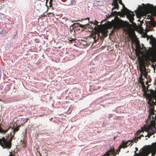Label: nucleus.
<instances>
[{
	"mask_svg": "<svg viewBox=\"0 0 156 156\" xmlns=\"http://www.w3.org/2000/svg\"><path fill=\"white\" fill-rule=\"evenodd\" d=\"M70 31L72 32L73 31V30H71Z\"/></svg>",
	"mask_w": 156,
	"mask_h": 156,
	"instance_id": "79ce46f5",
	"label": "nucleus"
},
{
	"mask_svg": "<svg viewBox=\"0 0 156 156\" xmlns=\"http://www.w3.org/2000/svg\"><path fill=\"white\" fill-rule=\"evenodd\" d=\"M135 149H136V151H135V152H136V151H138V149L137 147H136Z\"/></svg>",
	"mask_w": 156,
	"mask_h": 156,
	"instance_id": "72a5a7b5",
	"label": "nucleus"
},
{
	"mask_svg": "<svg viewBox=\"0 0 156 156\" xmlns=\"http://www.w3.org/2000/svg\"><path fill=\"white\" fill-rule=\"evenodd\" d=\"M154 104L155 102H154V103H150V104H148L150 107L149 109H151L152 108H153V109H154Z\"/></svg>",
	"mask_w": 156,
	"mask_h": 156,
	"instance_id": "6ab92c4d",
	"label": "nucleus"
},
{
	"mask_svg": "<svg viewBox=\"0 0 156 156\" xmlns=\"http://www.w3.org/2000/svg\"><path fill=\"white\" fill-rule=\"evenodd\" d=\"M112 5H114V7L112 8V10L115 9H119V5L117 2V0H114Z\"/></svg>",
	"mask_w": 156,
	"mask_h": 156,
	"instance_id": "ddd939ff",
	"label": "nucleus"
},
{
	"mask_svg": "<svg viewBox=\"0 0 156 156\" xmlns=\"http://www.w3.org/2000/svg\"><path fill=\"white\" fill-rule=\"evenodd\" d=\"M76 24H77V26L82 28H85L86 27V26H87V24L84 25H82L78 23H76Z\"/></svg>",
	"mask_w": 156,
	"mask_h": 156,
	"instance_id": "a211bd4d",
	"label": "nucleus"
},
{
	"mask_svg": "<svg viewBox=\"0 0 156 156\" xmlns=\"http://www.w3.org/2000/svg\"><path fill=\"white\" fill-rule=\"evenodd\" d=\"M99 23V22L96 21V20H95V23H94V25L95 26H97V27H98V24Z\"/></svg>",
	"mask_w": 156,
	"mask_h": 156,
	"instance_id": "a878e982",
	"label": "nucleus"
},
{
	"mask_svg": "<svg viewBox=\"0 0 156 156\" xmlns=\"http://www.w3.org/2000/svg\"><path fill=\"white\" fill-rule=\"evenodd\" d=\"M68 40L69 41H73L74 40L72 38H69V39H68Z\"/></svg>",
	"mask_w": 156,
	"mask_h": 156,
	"instance_id": "2f4dec72",
	"label": "nucleus"
},
{
	"mask_svg": "<svg viewBox=\"0 0 156 156\" xmlns=\"http://www.w3.org/2000/svg\"><path fill=\"white\" fill-rule=\"evenodd\" d=\"M90 23L93 24V26L91 25L89 28L91 29L92 30H94L98 33V37L96 40H98L99 38H101L102 37H106L107 36L108 31L105 28L101 27L100 26H98L97 27L94 24V23L92 21H90Z\"/></svg>",
	"mask_w": 156,
	"mask_h": 156,
	"instance_id": "f03ea898",
	"label": "nucleus"
},
{
	"mask_svg": "<svg viewBox=\"0 0 156 156\" xmlns=\"http://www.w3.org/2000/svg\"><path fill=\"white\" fill-rule=\"evenodd\" d=\"M48 0H46V4H47V3L48 2Z\"/></svg>",
	"mask_w": 156,
	"mask_h": 156,
	"instance_id": "4c0bfd02",
	"label": "nucleus"
},
{
	"mask_svg": "<svg viewBox=\"0 0 156 156\" xmlns=\"http://www.w3.org/2000/svg\"><path fill=\"white\" fill-rule=\"evenodd\" d=\"M146 99L148 100L147 102L148 104H150L151 103H154V102L152 101L153 98H148Z\"/></svg>",
	"mask_w": 156,
	"mask_h": 156,
	"instance_id": "412c9836",
	"label": "nucleus"
},
{
	"mask_svg": "<svg viewBox=\"0 0 156 156\" xmlns=\"http://www.w3.org/2000/svg\"><path fill=\"white\" fill-rule=\"evenodd\" d=\"M147 75V73L146 71V70H144L142 72H140V76L139 78V82L142 86L143 87H146L144 84V79L143 77V76H144V78H146Z\"/></svg>",
	"mask_w": 156,
	"mask_h": 156,
	"instance_id": "423d86ee",
	"label": "nucleus"
},
{
	"mask_svg": "<svg viewBox=\"0 0 156 156\" xmlns=\"http://www.w3.org/2000/svg\"><path fill=\"white\" fill-rule=\"evenodd\" d=\"M97 34H98V33L97 32L92 33L91 34V37L94 38L95 41H96V35Z\"/></svg>",
	"mask_w": 156,
	"mask_h": 156,
	"instance_id": "f3484780",
	"label": "nucleus"
},
{
	"mask_svg": "<svg viewBox=\"0 0 156 156\" xmlns=\"http://www.w3.org/2000/svg\"><path fill=\"white\" fill-rule=\"evenodd\" d=\"M9 128L7 129L6 130H3L2 132L4 133H5L7 132V131L9 130Z\"/></svg>",
	"mask_w": 156,
	"mask_h": 156,
	"instance_id": "cd10ccee",
	"label": "nucleus"
},
{
	"mask_svg": "<svg viewBox=\"0 0 156 156\" xmlns=\"http://www.w3.org/2000/svg\"><path fill=\"white\" fill-rule=\"evenodd\" d=\"M122 148V147L119 146L118 150L116 151V153L115 152L116 155L117 154H119V152L120 151V149Z\"/></svg>",
	"mask_w": 156,
	"mask_h": 156,
	"instance_id": "b1692460",
	"label": "nucleus"
},
{
	"mask_svg": "<svg viewBox=\"0 0 156 156\" xmlns=\"http://www.w3.org/2000/svg\"><path fill=\"white\" fill-rule=\"evenodd\" d=\"M152 115H150V114H149V115H148V118L149 119H150L151 120V116Z\"/></svg>",
	"mask_w": 156,
	"mask_h": 156,
	"instance_id": "c85d7f7f",
	"label": "nucleus"
},
{
	"mask_svg": "<svg viewBox=\"0 0 156 156\" xmlns=\"http://www.w3.org/2000/svg\"><path fill=\"white\" fill-rule=\"evenodd\" d=\"M87 19H88V22H90V21H89V18H87Z\"/></svg>",
	"mask_w": 156,
	"mask_h": 156,
	"instance_id": "58836bf2",
	"label": "nucleus"
},
{
	"mask_svg": "<svg viewBox=\"0 0 156 156\" xmlns=\"http://www.w3.org/2000/svg\"><path fill=\"white\" fill-rule=\"evenodd\" d=\"M9 156H13L10 154Z\"/></svg>",
	"mask_w": 156,
	"mask_h": 156,
	"instance_id": "a19ab883",
	"label": "nucleus"
},
{
	"mask_svg": "<svg viewBox=\"0 0 156 156\" xmlns=\"http://www.w3.org/2000/svg\"><path fill=\"white\" fill-rule=\"evenodd\" d=\"M140 136H141H141H143V137H144V135H143V134H142V135H140Z\"/></svg>",
	"mask_w": 156,
	"mask_h": 156,
	"instance_id": "e433bc0d",
	"label": "nucleus"
},
{
	"mask_svg": "<svg viewBox=\"0 0 156 156\" xmlns=\"http://www.w3.org/2000/svg\"><path fill=\"white\" fill-rule=\"evenodd\" d=\"M119 1V4H120L122 5L123 6H125L122 3V0H117V1Z\"/></svg>",
	"mask_w": 156,
	"mask_h": 156,
	"instance_id": "bb28decb",
	"label": "nucleus"
},
{
	"mask_svg": "<svg viewBox=\"0 0 156 156\" xmlns=\"http://www.w3.org/2000/svg\"><path fill=\"white\" fill-rule=\"evenodd\" d=\"M125 12L126 14L127 17L128 18L129 22L133 23L134 20L133 16H135L133 12L130 11L126 8H125Z\"/></svg>",
	"mask_w": 156,
	"mask_h": 156,
	"instance_id": "39448f33",
	"label": "nucleus"
},
{
	"mask_svg": "<svg viewBox=\"0 0 156 156\" xmlns=\"http://www.w3.org/2000/svg\"><path fill=\"white\" fill-rule=\"evenodd\" d=\"M150 5L149 4H146L145 5V8L147 9H150Z\"/></svg>",
	"mask_w": 156,
	"mask_h": 156,
	"instance_id": "393cba45",
	"label": "nucleus"
},
{
	"mask_svg": "<svg viewBox=\"0 0 156 156\" xmlns=\"http://www.w3.org/2000/svg\"><path fill=\"white\" fill-rule=\"evenodd\" d=\"M138 131H137V133H136V136L134 138H133L132 140L131 141V143L133 142L135 143H136L138 141V138H137V136H139L140 135V133H137Z\"/></svg>",
	"mask_w": 156,
	"mask_h": 156,
	"instance_id": "2eb2a0df",
	"label": "nucleus"
},
{
	"mask_svg": "<svg viewBox=\"0 0 156 156\" xmlns=\"http://www.w3.org/2000/svg\"><path fill=\"white\" fill-rule=\"evenodd\" d=\"M154 118H155V119H156V115L155 116Z\"/></svg>",
	"mask_w": 156,
	"mask_h": 156,
	"instance_id": "ea45409f",
	"label": "nucleus"
},
{
	"mask_svg": "<svg viewBox=\"0 0 156 156\" xmlns=\"http://www.w3.org/2000/svg\"><path fill=\"white\" fill-rule=\"evenodd\" d=\"M110 155H112L113 156H115L116 155V154L115 153V150L114 149L111 148L109 150L106 152L105 154L102 156H109Z\"/></svg>",
	"mask_w": 156,
	"mask_h": 156,
	"instance_id": "9d476101",
	"label": "nucleus"
},
{
	"mask_svg": "<svg viewBox=\"0 0 156 156\" xmlns=\"http://www.w3.org/2000/svg\"><path fill=\"white\" fill-rule=\"evenodd\" d=\"M149 154V153L147 150L141 149L139 151V153L135 152V154L133 156H148Z\"/></svg>",
	"mask_w": 156,
	"mask_h": 156,
	"instance_id": "0eeeda50",
	"label": "nucleus"
},
{
	"mask_svg": "<svg viewBox=\"0 0 156 156\" xmlns=\"http://www.w3.org/2000/svg\"><path fill=\"white\" fill-rule=\"evenodd\" d=\"M132 144L131 145V146H132Z\"/></svg>",
	"mask_w": 156,
	"mask_h": 156,
	"instance_id": "37998d69",
	"label": "nucleus"
},
{
	"mask_svg": "<svg viewBox=\"0 0 156 156\" xmlns=\"http://www.w3.org/2000/svg\"><path fill=\"white\" fill-rule=\"evenodd\" d=\"M20 126H18L16 128L14 129L13 130V132L15 133V132L19 130L20 127Z\"/></svg>",
	"mask_w": 156,
	"mask_h": 156,
	"instance_id": "4be33fe9",
	"label": "nucleus"
},
{
	"mask_svg": "<svg viewBox=\"0 0 156 156\" xmlns=\"http://www.w3.org/2000/svg\"><path fill=\"white\" fill-rule=\"evenodd\" d=\"M140 72H142L144 70H146L144 64H142L141 65H140Z\"/></svg>",
	"mask_w": 156,
	"mask_h": 156,
	"instance_id": "dca6fc26",
	"label": "nucleus"
},
{
	"mask_svg": "<svg viewBox=\"0 0 156 156\" xmlns=\"http://www.w3.org/2000/svg\"><path fill=\"white\" fill-rule=\"evenodd\" d=\"M112 15L115 16L118 15V12L116 11H113V10L112 9Z\"/></svg>",
	"mask_w": 156,
	"mask_h": 156,
	"instance_id": "5701e85b",
	"label": "nucleus"
},
{
	"mask_svg": "<svg viewBox=\"0 0 156 156\" xmlns=\"http://www.w3.org/2000/svg\"><path fill=\"white\" fill-rule=\"evenodd\" d=\"M150 44L152 45L153 49L156 52V39L153 38L151 40Z\"/></svg>",
	"mask_w": 156,
	"mask_h": 156,
	"instance_id": "f8f14e48",
	"label": "nucleus"
},
{
	"mask_svg": "<svg viewBox=\"0 0 156 156\" xmlns=\"http://www.w3.org/2000/svg\"><path fill=\"white\" fill-rule=\"evenodd\" d=\"M129 143H131V140H129L127 142L122 141V144L120 145L119 146L122 147V148H123L126 147L128 146L127 144Z\"/></svg>",
	"mask_w": 156,
	"mask_h": 156,
	"instance_id": "4468645a",
	"label": "nucleus"
},
{
	"mask_svg": "<svg viewBox=\"0 0 156 156\" xmlns=\"http://www.w3.org/2000/svg\"><path fill=\"white\" fill-rule=\"evenodd\" d=\"M15 134V133L13 132V134L12 135V136L11 137L13 139V138L14 137Z\"/></svg>",
	"mask_w": 156,
	"mask_h": 156,
	"instance_id": "7c9ffc66",
	"label": "nucleus"
},
{
	"mask_svg": "<svg viewBox=\"0 0 156 156\" xmlns=\"http://www.w3.org/2000/svg\"><path fill=\"white\" fill-rule=\"evenodd\" d=\"M12 139V138L10 137L9 140L7 141L4 137H2L0 139V144L3 148L10 149L11 147Z\"/></svg>",
	"mask_w": 156,
	"mask_h": 156,
	"instance_id": "20e7f679",
	"label": "nucleus"
},
{
	"mask_svg": "<svg viewBox=\"0 0 156 156\" xmlns=\"http://www.w3.org/2000/svg\"><path fill=\"white\" fill-rule=\"evenodd\" d=\"M141 136H137V138H138V139H141Z\"/></svg>",
	"mask_w": 156,
	"mask_h": 156,
	"instance_id": "473e14b6",
	"label": "nucleus"
},
{
	"mask_svg": "<svg viewBox=\"0 0 156 156\" xmlns=\"http://www.w3.org/2000/svg\"><path fill=\"white\" fill-rule=\"evenodd\" d=\"M120 24L119 23L115 21L112 23V26L114 29H118L120 27Z\"/></svg>",
	"mask_w": 156,
	"mask_h": 156,
	"instance_id": "9b49d317",
	"label": "nucleus"
},
{
	"mask_svg": "<svg viewBox=\"0 0 156 156\" xmlns=\"http://www.w3.org/2000/svg\"><path fill=\"white\" fill-rule=\"evenodd\" d=\"M147 150L149 153V154L151 153V156H155L156 154V142L152 143L151 145L145 146L141 149Z\"/></svg>",
	"mask_w": 156,
	"mask_h": 156,
	"instance_id": "7ed1b4c3",
	"label": "nucleus"
},
{
	"mask_svg": "<svg viewBox=\"0 0 156 156\" xmlns=\"http://www.w3.org/2000/svg\"><path fill=\"white\" fill-rule=\"evenodd\" d=\"M152 120L150 122V124L148 125H145L141 128V130H138L137 133H140L141 132L144 133V131L147 132V134L145 135V136H147L150 138V136L156 133V122L154 121V117L153 116L152 117Z\"/></svg>",
	"mask_w": 156,
	"mask_h": 156,
	"instance_id": "f257e3e1",
	"label": "nucleus"
},
{
	"mask_svg": "<svg viewBox=\"0 0 156 156\" xmlns=\"http://www.w3.org/2000/svg\"><path fill=\"white\" fill-rule=\"evenodd\" d=\"M131 143H128V146H129V145H130V144H131Z\"/></svg>",
	"mask_w": 156,
	"mask_h": 156,
	"instance_id": "c9c22d12",
	"label": "nucleus"
},
{
	"mask_svg": "<svg viewBox=\"0 0 156 156\" xmlns=\"http://www.w3.org/2000/svg\"><path fill=\"white\" fill-rule=\"evenodd\" d=\"M150 19V20L148 21L149 25L153 27H155L156 26V21H154V20L153 17L151 15H148L147 16V19Z\"/></svg>",
	"mask_w": 156,
	"mask_h": 156,
	"instance_id": "6e6552de",
	"label": "nucleus"
},
{
	"mask_svg": "<svg viewBox=\"0 0 156 156\" xmlns=\"http://www.w3.org/2000/svg\"><path fill=\"white\" fill-rule=\"evenodd\" d=\"M27 120L26 121V122H27Z\"/></svg>",
	"mask_w": 156,
	"mask_h": 156,
	"instance_id": "c03bdc74",
	"label": "nucleus"
},
{
	"mask_svg": "<svg viewBox=\"0 0 156 156\" xmlns=\"http://www.w3.org/2000/svg\"><path fill=\"white\" fill-rule=\"evenodd\" d=\"M154 112V109H153V108H152L151 109H149V113L150 114V115H154L155 114Z\"/></svg>",
	"mask_w": 156,
	"mask_h": 156,
	"instance_id": "aec40b11",
	"label": "nucleus"
},
{
	"mask_svg": "<svg viewBox=\"0 0 156 156\" xmlns=\"http://www.w3.org/2000/svg\"><path fill=\"white\" fill-rule=\"evenodd\" d=\"M21 142L23 144V146H24V145L25 146V144H24V141H22V140H21Z\"/></svg>",
	"mask_w": 156,
	"mask_h": 156,
	"instance_id": "f704fd0d",
	"label": "nucleus"
},
{
	"mask_svg": "<svg viewBox=\"0 0 156 156\" xmlns=\"http://www.w3.org/2000/svg\"><path fill=\"white\" fill-rule=\"evenodd\" d=\"M154 93V90H151V93H147L145 91L144 92V95L146 97V99L148 98H153Z\"/></svg>",
	"mask_w": 156,
	"mask_h": 156,
	"instance_id": "1a4fd4ad",
	"label": "nucleus"
},
{
	"mask_svg": "<svg viewBox=\"0 0 156 156\" xmlns=\"http://www.w3.org/2000/svg\"><path fill=\"white\" fill-rule=\"evenodd\" d=\"M52 1H53V0H50L49 2V3L50 4V6H51V2Z\"/></svg>",
	"mask_w": 156,
	"mask_h": 156,
	"instance_id": "c756f323",
	"label": "nucleus"
}]
</instances>
